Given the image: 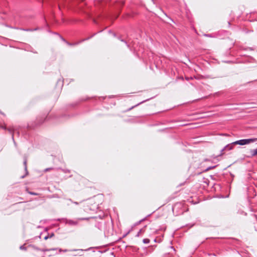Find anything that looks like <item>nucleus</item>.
Instances as JSON below:
<instances>
[{
    "label": "nucleus",
    "mask_w": 257,
    "mask_h": 257,
    "mask_svg": "<svg viewBox=\"0 0 257 257\" xmlns=\"http://www.w3.org/2000/svg\"><path fill=\"white\" fill-rule=\"evenodd\" d=\"M257 141V138L241 139L231 143V145H245Z\"/></svg>",
    "instance_id": "1"
},
{
    "label": "nucleus",
    "mask_w": 257,
    "mask_h": 257,
    "mask_svg": "<svg viewBox=\"0 0 257 257\" xmlns=\"http://www.w3.org/2000/svg\"><path fill=\"white\" fill-rule=\"evenodd\" d=\"M89 218L85 217V218H78L76 219H65L64 222L66 224H68L71 226H75L78 224V222L80 220H88Z\"/></svg>",
    "instance_id": "2"
},
{
    "label": "nucleus",
    "mask_w": 257,
    "mask_h": 257,
    "mask_svg": "<svg viewBox=\"0 0 257 257\" xmlns=\"http://www.w3.org/2000/svg\"><path fill=\"white\" fill-rule=\"evenodd\" d=\"M24 165L25 166V170L26 172V175L24 176H22V178H24L26 175H27L28 174V171L27 170V159H25L24 161Z\"/></svg>",
    "instance_id": "3"
},
{
    "label": "nucleus",
    "mask_w": 257,
    "mask_h": 257,
    "mask_svg": "<svg viewBox=\"0 0 257 257\" xmlns=\"http://www.w3.org/2000/svg\"><path fill=\"white\" fill-rule=\"evenodd\" d=\"M232 145L231 143L230 144L227 145L224 148L221 150V152H223L225 150H231L232 149Z\"/></svg>",
    "instance_id": "4"
},
{
    "label": "nucleus",
    "mask_w": 257,
    "mask_h": 257,
    "mask_svg": "<svg viewBox=\"0 0 257 257\" xmlns=\"http://www.w3.org/2000/svg\"><path fill=\"white\" fill-rule=\"evenodd\" d=\"M250 153L251 156H255L257 155V148L255 149L250 150Z\"/></svg>",
    "instance_id": "5"
},
{
    "label": "nucleus",
    "mask_w": 257,
    "mask_h": 257,
    "mask_svg": "<svg viewBox=\"0 0 257 257\" xmlns=\"http://www.w3.org/2000/svg\"><path fill=\"white\" fill-rule=\"evenodd\" d=\"M58 169L61 170L64 173H70V171L69 170H68V169H62V168H58Z\"/></svg>",
    "instance_id": "6"
},
{
    "label": "nucleus",
    "mask_w": 257,
    "mask_h": 257,
    "mask_svg": "<svg viewBox=\"0 0 257 257\" xmlns=\"http://www.w3.org/2000/svg\"><path fill=\"white\" fill-rule=\"evenodd\" d=\"M38 29L37 28H36V29H22V30H23V31H35V30H37Z\"/></svg>",
    "instance_id": "7"
},
{
    "label": "nucleus",
    "mask_w": 257,
    "mask_h": 257,
    "mask_svg": "<svg viewBox=\"0 0 257 257\" xmlns=\"http://www.w3.org/2000/svg\"><path fill=\"white\" fill-rule=\"evenodd\" d=\"M150 240L148 238H144L143 240V243H149L150 242Z\"/></svg>",
    "instance_id": "8"
},
{
    "label": "nucleus",
    "mask_w": 257,
    "mask_h": 257,
    "mask_svg": "<svg viewBox=\"0 0 257 257\" xmlns=\"http://www.w3.org/2000/svg\"><path fill=\"white\" fill-rule=\"evenodd\" d=\"M216 166H210V167H209L207 168L205 170V171H209V170H211V169H212L215 168Z\"/></svg>",
    "instance_id": "9"
},
{
    "label": "nucleus",
    "mask_w": 257,
    "mask_h": 257,
    "mask_svg": "<svg viewBox=\"0 0 257 257\" xmlns=\"http://www.w3.org/2000/svg\"><path fill=\"white\" fill-rule=\"evenodd\" d=\"M204 36L207 37H214V36L211 34H204Z\"/></svg>",
    "instance_id": "10"
},
{
    "label": "nucleus",
    "mask_w": 257,
    "mask_h": 257,
    "mask_svg": "<svg viewBox=\"0 0 257 257\" xmlns=\"http://www.w3.org/2000/svg\"><path fill=\"white\" fill-rule=\"evenodd\" d=\"M92 37V36H91L90 37H88L87 38H86L85 39H83V40H81L80 42L77 43L76 44H78L80 43V42H83V41H86V40H89L90 38H91Z\"/></svg>",
    "instance_id": "11"
},
{
    "label": "nucleus",
    "mask_w": 257,
    "mask_h": 257,
    "mask_svg": "<svg viewBox=\"0 0 257 257\" xmlns=\"http://www.w3.org/2000/svg\"><path fill=\"white\" fill-rule=\"evenodd\" d=\"M28 193L31 195H38V193L34 192H31V191H28Z\"/></svg>",
    "instance_id": "12"
},
{
    "label": "nucleus",
    "mask_w": 257,
    "mask_h": 257,
    "mask_svg": "<svg viewBox=\"0 0 257 257\" xmlns=\"http://www.w3.org/2000/svg\"><path fill=\"white\" fill-rule=\"evenodd\" d=\"M130 231H131V230H129V231H128L127 232H126L125 233H124V234L122 235V238H124V237H125L126 235H127L130 233Z\"/></svg>",
    "instance_id": "13"
},
{
    "label": "nucleus",
    "mask_w": 257,
    "mask_h": 257,
    "mask_svg": "<svg viewBox=\"0 0 257 257\" xmlns=\"http://www.w3.org/2000/svg\"><path fill=\"white\" fill-rule=\"evenodd\" d=\"M20 249L21 250H26V247H25L24 245H21L20 247Z\"/></svg>",
    "instance_id": "14"
},
{
    "label": "nucleus",
    "mask_w": 257,
    "mask_h": 257,
    "mask_svg": "<svg viewBox=\"0 0 257 257\" xmlns=\"http://www.w3.org/2000/svg\"><path fill=\"white\" fill-rule=\"evenodd\" d=\"M56 249V248H52V249H43L42 251H49V250H54Z\"/></svg>",
    "instance_id": "15"
},
{
    "label": "nucleus",
    "mask_w": 257,
    "mask_h": 257,
    "mask_svg": "<svg viewBox=\"0 0 257 257\" xmlns=\"http://www.w3.org/2000/svg\"><path fill=\"white\" fill-rule=\"evenodd\" d=\"M53 168H46L45 169V172H47L50 170H52Z\"/></svg>",
    "instance_id": "16"
},
{
    "label": "nucleus",
    "mask_w": 257,
    "mask_h": 257,
    "mask_svg": "<svg viewBox=\"0 0 257 257\" xmlns=\"http://www.w3.org/2000/svg\"><path fill=\"white\" fill-rule=\"evenodd\" d=\"M68 251L67 249H64V250H62L61 248L59 249V251L60 252H61V251H63L64 252H66Z\"/></svg>",
    "instance_id": "17"
},
{
    "label": "nucleus",
    "mask_w": 257,
    "mask_h": 257,
    "mask_svg": "<svg viewBox=\"0 0 257 257\" xmlns=\"http://www.w3.org/2000/svg\"><path fill=\"white\" fill-rule=\"evenodd\" d=\"M72 203L75 204V205H78L79 204V203L78 202H76V201H72Z\"/></svg>",
    "instance_id": "18"
},
{
    "label": "nucleus",
    "mask_w": 257,
    "mask_h": 257,
    "mask_svg": "<svg viewBox=\"0 0 257 257\" xmlns=\"http://www.w3.org/2000/svg\"><path fill=\"white\" fill-rule=\"evenodd\" d=\"M58 83H60L62 85L63 84V82L62 81H61V80H59L58 81H57V84Z\"/></svg>",
    "instance_id": "19"
},
{
    "label": "nucleus",
    "mask_w": 257,
    "mask_h": 257,
    "mask_svg": "<svg viewBox=\"0 0 257 257\" xmlns=\"http://www.w3.org/2000/svg\"><path fill=\"white\" fill-rule=\"evenodd\" d=\"M141 232V230H140V231L138 232V233H137V234L136 235V236L137 237H139L140 236V232Z\"/></svg>",
    "instance_id": "20"
},
{
    "label": "nucleus",
    "mask_w": 257,
    "mask_h": 257,
    "mask_svg": "<svg viewBox=\"0 0 257 257\" xmlns=\"http://www.w3.org/2000/svg\"><path fill=\"white\" fill-rule=\"evenodd\" d=\"M49 238V235H46L44 237V239L45 240H47V239H48Z\"/></svg>",
    "instance_id": "21"
},
{
    "label": "nucleus",
    "mask_w": 257,
    "mask_h": 257,
    "mask_svg": "<svg viewBox=\"0 0 257 257\" xmlns=\"http://www.w3.org/2000/svg\"><path fill=\"white\" fill-rule=\"evenodd\" d=\"M146 219V217L142 219V220H140L139 222V223H141V222H142L143 221L145 220Z\"/></svg>",
    "instance_id": "22"
},
{
    "label": "nucleus",
    "mask_w": 257,
    "mask_h": 257,
    "mask_svg": "<svg viewBox=\"0 0 257 257\" xmlns=\"http://www.w3.org/2000/svg\"><path fill=\"white\" fill-rule=\"evenodd\" d=\"M54 235V234L53 233H51L50 235H49V238H51Z\"/></svg>",
    "instance_id": "23"
},
{
    "label": "nucleus",
    "mask_w": 257,
    "mask_h": 257,
    "mask_svg": "<svg viewBox=\"0 0 257 257\" xmlns=\"http://www.w3.org/2000/svg\"><path fill=\"white\" fill-rule=\"evenodd\" d=\"M0 127L3 128V129H4V130H6V126H1Z\"/></svg>",
    "instance_id": "24"
},
{
    "label": "nucleus",
    "mask_w": 257,
    "mask_h": 257,
    "mask_svg": "<svg viewBox=\"0 0 257 257\" xmlns=\"http://www.w3.org/2000/svg\"><path fill=\"white\" fill-rule=\"evenodd\" d=\"M12 139H13V141H14V143L15 145V146H16V143H15V140H14V136H13V135L12 136Z\"/></svg>",
    "instance_id": "25"
},
{
    "label": "nucleus",
    "mask_w": 257,
    "mask_h": 257,
    "mask_svg": "<svg viewBox=\"0 0 257 257\" xmlns=\"http://www.w3.org/2000/svg\"><path fill=\"white\" fill-rule=\"evenodd\" d=\"M68 200H69V201H70L71 202H72V201H73L71 199H67Z\"/></svg>",
    "instance_id": "26"
},
{
    "label": "nucleus",
    "mask_w": 257,
    "mask_h": 257,
    "mask_svg": "<svg viewBox=\"0 0 257 257\" xmlns=\"http://www.w3.org/2000/svg\"><path fill=\"white\" fill-rule=\"evenodd\" d=\"M121 41L122 42H124V43H125V44H126V41H124V40H121Z\"/></svg>",
    "instance_id": "27"
},
{
    "label": "nucleus",
    "mask_w": 257,
    "mask_h": 257,
    "mask_svg": "<svg viewBox=\"0 0 257 257\" xmlns=\"http://www.w3.org/2000/svg\"><path fill=\"white\" fill-rule=\"evenodd\" d=\"M209 255H213V256H215V254L213 253V254H209Z\"/></svg>",
    "instance_id": "28"
},
{
    "label": "nucleus",
    "mask_w": 257,
    "mask_h": 257,
    "mask_svg": "<svg viewBox=\"0 0 257 257\" xmlns=\"http://www.w3.org/2000/svg\"><path fill=\"white\" fill-rule=\"evenodd\" d=\"M34 248H35V249H37V250H40L38 247H35Z\"/></svg>",
    "instance_id": "29"
},
{
    "label": "nucleus",
    "mask_w": 257,
    "mask_h": 257,
    "mask_svg": "<svg viewBox=\"0 0 257 257\" xmlns=\"http://www.w3.org/2000/svg\"><path fill=\"white\" fill-rule=\"evenodd\" d=\"M255 230L257 231V226H255Z\"/></svg>",
    "instance_id": "30"
},
{
    "label": "nucleus",
    "mask_w": 257,
    "mask_h": 257,
    "mask_svg": "<svg viewBox=\"0 0 257 257\" xmlns=\"http://www.w3.org/2000/svg\"><path fill=\"white\" fill-rule=\"evenodd\" d=\"M154 241V242H157V239H155Z\"/></svg>",
    "instance_id": "31"
},
{
    "label": "nucleus",
    "mask_w": 257,
    "mask_h": 257,
    "mask_svg": "<svg viewBox=\"0 0 257 257\" xmlns=\"http://www.w3.org/2000/svg\"><path fill=\"white\" fill-rule=\"evenodd\" d=\"M43 122V121H42L41 122H40L39 123V124L42 123V122Z\"/></svg>",
    "instance_id": "32"
}]
</instances>
